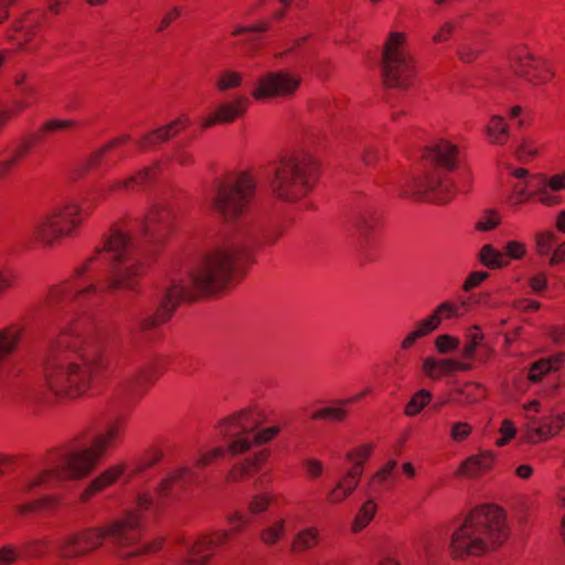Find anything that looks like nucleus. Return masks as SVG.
Instances as JSON below:
<instances>
[{
  "mask_svg": "<svg viewBox=\"0 0 565 565\" xmlns=\"http://www.w3.org/2000/svg\"><path fill=\"white\" fill-rule=\"evenodd\" d=\"M526 245L518 239L508 241L503 247V253L507 255L509 263L523 259L526 256Z\"/></svg>",
  "mask_w": 565,
  "mask_h": 565,
  "instance_id": "nucleus-60",
  "label": "nucleus"
},
{
  "mask_svg": "<svg viewBox=\"0 0 565 565\" xmlns=\"http://www.w3.org/2000/svg\"><path fill=\"white\" fill-rule=\"evenodd\" d=\"M534 198H536L537 202L545 206H555L562 202L561 196L555 194L554 191L550 190V188L543 182L539 189L534 190Z\"/></svg>",
  "mask_w": 565,
  "mask_h": 565,
  "instance_id": "nucleus-62",
  "label": "nucleus"
},
{
  "mask_svg": "<svg viewBox=\"0 0 565 565\" xmlns=\"http://www.w3.org/2000/svg\"><path fill=\"white\" fill-rule=\"evenodd\" d=\"M131 237L118 223L113 224L100 238L93 253L77 265L76 275L86 276L100 282L103 267L108 265L105 253L111 255L113 263L125 262L130 257Z\"/></svg>",
  "mask_w": 565,
  "mask_h": 565,
  "instance_id": "nucleus-10",
  "label": "nucleus"
},
{
  "mask_svg": "<svg viewBox=\"0 0 565 565\" xmlns=\"http://www.w3.org/2000/svg\"><path fill=\"white\" fill-rule=\"evenodd\" d=\"M408 34L402 31H392L387 34L382 51V63L413 56L407 49Z\"/></svg>",
  "mask_w": 565,
  "mask_h": 565,
  "instance_id": "nucleus-33",
  "label": "nucleus"
},
{
  "mask_svg": "<svg viewBox=\"0 0 565 565\" xmlns=\"http://www.w3.org/2000/svg\"><path fill=\"white\" fill-rule=\"evenodd\" d=\"M320 177V163L312 154L297 151L284 156L274 169L270 191L281 202L295 203L307 198Z\"/></svg>",
  "mask_w": 565,
  "mask_h": 565,
  "instance_id": "nucleus-4",
  "label": "nucleus"
},
{
  "mask_svg": "<svg viewBox=\"0 0 565 565\" xmlns=\"http://www.w3.org/2000/svg\"><path fill=\"white\" fill-rule=\"evenodd\" d=\"M231 540V531L216 530L200 534L189 546L184 565H210L217 548Z\"/></svg>",
  "mask_w": 565,
  "mask_h": 565,
  "instance_id": "nucleus-16",
  "label": "nucleus"
},
{
  "mask_svg": "<svg viewBox=\"0 0 565 565\" xmlns=\"http://www.w3.org/2000/svg\"><path fill=\"white\" fill-rule=\"evenodd\" d=\"M270 450L262 448L234 462L224 477L226 484H239L256 476L269 461Z\"/></svg>",
  "mask_w": 565,
  "mask_h": 565,
  "instance_id": "nucleus-21",
  "label": "nucleus"
},
{
  "mask_svg": "<svg viewBox=\"0 0 565 565\" xmlns=\"http://www.w3.org/2000/svg\"><path fill=\"white\" fill-rule=\"evenodd\" d=\"M426 157L446 171H455L458 167L459 149L454 142L440 139L427 149Z\"/></svg>",
  "mask_w": 565,
  "mask_h": 565,
  "instance_id": "nucleus-30",
  "label": "nucleus"
},
{
  "mask_svg": "<svg viewBox=\"0 0 565 565\" xmlns=\"http://www.w3.org/2000/svg\"><path fill=\"white\" fill-rule=\"evenodd\" d=\"M50 547V540L45 536L26 540L22 544V552L28 558H40L45 555Z\"/></svg>",
  "mask_w": 565,
  "mask_h": 565,
  "instance_id": "nucleus-54",
  "label": "nucleus"
},
{
  "mask_svg": "<svg viewBox=\"0 0 565 565\" xmlns=\"http://www.w3.org/2000/svg\"><path fill=\"white\" fill-rule=\"evenodd\" d=\"M95 206L84 207L76 200L56 204L35 220L31 239L43 248H53L64 239L76 237Z\"/></svg>",
  "mask_w": 565,
  "mask_h": 565,
  "instance_id": "nucleus-6",
  "label": "nucleus"
},
{
  "mask_svg": "<svg viewBox=\"0 0 565 565\" xmlns=\"http://www.w3.org/2000/svg\"><path fill=\"white\" fill-rule=\"evenodd\" d=\"M287 535V520L276 516L268 522L258 534L259 541L267 547H274L285 540Z\"/></svg>",
  "mask_w": 565,
  "mask_h": 565,
  "instance_id": "nucleus-37",
  "label": "nucleus"
},
{
  "mask_svg": "<svg viewBox=\"0 0 565 565\" xmlns=\"http://www.w3.org/2000/svg\"><path fill=\"white\" fill-rule=\"evenodd\" d=\"M168 160L181 167H191L195 162L193 152L184 145H177Z\"/></svg>",
  "mask_w": 565,
  "mask_h": 565,
  "instance_id": "nucleus-56",
  "label": "nucleus"
},
{
  "mask_svg": "<svg viewBox=\"0 0 565 565\" xmlns=\"http://www.w3.org/2000/svg\"><path fill=\"white\" fill-rule=\"evenodd\" d=\"M565 363V353L561 352L534 362L529 370V380L537 382L551 371H557Z\"/></svg>",
  "mask_w": 565,
  "mask_h": 565,
  "instance_id": "nucleus-41",
  "label": "nucleus"
},
{
  "mask_svg": "<svg viewBox=\"0 0 565 565\" xmlns=\"http://www.w3.org/2000/svg\"><path fill=\"white\" fill-rule=\"evenodd\" d=\"M405 194L417 201L446 204L456 195V188L449 178L441 177L438 171H430L415 178Z\"/></svg>",
  "mask_w": 565,
  "mask_h": 565,
  "instance_id": "nucleus-13",
  "label": "nucleus"
},
{
  "mask_svg": "<svg viewBox=\"0 0 565 565\" xmlns=\"http://www.w3.org/2000/svg\"><path fill=\"white\" fill-rule=\"evenodd\" d=\"M480 262L490 269H499L509 266V260L503 252L486 244L479 252Z\"/></svg>",
  "mask_w": 565,
  "mask_h": 565,
  "instance_id": "nucleus-47",
  "label": "nucleus"
},
{
  "mask_svg": "<svg viewBox=\"0 0 565 565\" xmlns=\"http://www.w3.org/2000/svg\"><path fill=\"white\" fill-rule=\"evenodd\" d=\"M257 179L249 170L224 173L215 184L212 207L226 222H235L244 215L256 192Z\"/></svg>",
  "mask_w": 565,
  "mask_h": 565,
  "instance_id": "nucleus-8",
  "label": "nucleus"
},
{
  "mask_svg": "<svg viewBox=\"0 0 565 565\" xmlns=\"http://www.w3.org/2000/svg\"><path fill=\"white\" fill-rule=\"evenodd\" d=\"M30 107V103L14 100L10 106L0 109V126L6 125Z\"/></svg>",
  "mask_w": 565,
  "mask_h": 565,
  "instance_id": "nucleus-61",
  "label": "nucleus"
},
{
  "mask_svg": "<svg viewBox=\"0 0 565 565\" xmlns=\"http://www.w3.org/2000/svg\"><path fill=\"white\" fill-rule=\"evenodd\" d=\"M237 256L235 246L217 247L204 256L188 279L173 285L183 289L185 300L217 292L233 279Z\"/></svg>",
  "mask_w": 565,
  "mask_h": 565,
  "instance_id": "nucleus-5",
  "label": "nucleus"
},
{
  "mask_svg": "<svg viewBox=\"0 0 565 565\" xmlns=\"http://www.w3.org/2000/svg\"><path fill=\"white\" fill-rule=\"evenodd\" d=\"M191 469L189 467H180L170 471L158 484L157 492L161 497H166L172 490L173 486L190 476Z\"/></svg>",
  "mask_w": 565,
  "mask_h": 565,
  "instance_id": "nucleus-53",
  "label": "nucleus"
},
{
  "mask_svg": "<svg viewBox=\"0 0 565 565\" xmlns=\"http://www.w3.org/2000/svg\"><path fill=\"white\" fill-rule=\"evenodd\" d=\"M60 503V500L55 495H44L41 498H38L33 501L25 502L22 504H18L15 507V513L20 516H28L30 514L40 512L45 509H53L56 508Z\"/></svg>",
  "mask_w": 565,
  "mask_h": 565,
  "instance_id": "nucleus-44",
  "label": "nucleus"
},
{
  "mask_svg": "<svg viewBox=\"0 0 565 565\" xmlns=\"http://www.w3.org/2000/svg\"><path fill=\"white\" fill-rule=\"evenodd\" d=\"M533 179L519 181L513 184L511 193L507 198V204L510 206H520L534 198Z\"/></svg>",
  "mask_w": 565,
  "mask_h": 565,
  "instance_id": "nucleus-46",
  "label": "nucleus"
},
{
  "mask_svg": "<svg viewBox=\"0 0 565 565\" xmlns=\"http://www.w3.org/2000/svg\"><path fill=\"white\" fill-rule=\"evenodd\" d=\"M510 537L505 511L493 503L472 508L452 532L449 553L455 559L482 556L504 545Z\"/></svg>",
  "mask_w": 565,
  "mask_h": 565,
  "instance_id": "nucleus-3",
  "label": "nucleus"
},
{
  "mask_svg": "<svg viewBox=\"0 0 565 565\" xmlns=\"http://www.w3.org/2000/svg\"><path fill=\"white\" fill-rule=\"evenodd\" d=\"M161 170V163L154 162L149 167H146L141 170H138L135 174H131L126 178L113 180L107 184V186L103 190L104 196L106 198L109 194L124 192V191H135L143 185L154 181L159 175Z\"/></svg>",
  "mask_w": 565,
  "mask_h": 565,
  "instance_id": "nucleus-25",
  "label": "nucleus"
},
{
  "mask_svg": "<svg viewBox=\"0 0 565 565\" xmlns=\"http://www.w3.org/2000/svg\"><path fill=\"white\" fill-rule=\"evenodd\" d=\"M126 463L119 462L102 471L81 492L78 497L79 502L87 503L96 494L115 484L120 479V477L126 472Z\"/></svg>",
  "mask_w": 565,
  "mask_h": 565,
  "instance_id": "nucleus-27",
  "label": "nucleus"
},
{
  "mask_svg": "<svg viewBox=\"0 0 565 565\" xmlns=\"http://www.w3.org/2000/svg\"><path fill=\"white\" fill-rule=\"evenodd\" d=\"M320 543V530L315 525L306 526L294 535L290 542V551L295 554H302L318 547Z\"/></svg>",
  "mask_w": 565,
  "mask_h": 565,
  "instance_id": "nucleus-36",
  "label": "nucleus"
},
{
  "mask_svg": "<svg viewBox=\"0 0 565 565\" xmlns=\"http://www.w3.org/2000/svg\"><path fill=\"white\" fill-rule=\"evenodd\" d=\"M564 424L565 414H551L545 417L527 416L521 438L526 444H542L558 436Z\"/></svg>",
  "mask_w": 565,
  "mask_h": 565,
  "instance_id": "nucleus-19",
  "label": "nucleus"
},
{
  "mask_svg": "<svg viewBox=\"0 0 565 565\" xmlns=\"http://www.w3.org/2000/svg\"><path fill=\"white\" fill-rule=\"evenodd\" d=\"M98 465L86 448L65 449L54 457L46 468L25 479L20 487L22 492H31L40 488L77 481L87 478Z\"/></svg>",
  "mask_w": 565,
  "mask_h": 565,
  "instance_id": "nucleus-7",
  "label": "nucleus"
},
{
  "mask_svg": "<svg viewBox=\"0 0 565 565\" xmlns=\"http://www.w3.org/2000/svg\"><path fill=\"white\" fill-rule=\"evenodd\" d=\"M433 399L430 391L420 388L415 392L404 407V415L407 417H415L419 415L425 407H427Z\"/></svg>",
  "mask_w": 565,
  "mask_h": 565,
  "instance_id": "nucleus-50",
  "label": "nucleus"
},
{
  "mask_svg": "<svg viewBox=\"0 0 565 565\" xmlns=\"http://www.w3.org/2000/svg\"><path fill=\"white\" fill-rule=\"evenodd\" d=\"M397 461L392 459L385 462L372 477L371 483L385 489H392L395 484V470Z\"/></svg>",
  "mask_w": 565,
  "mask_h": 565,
  "instance_id": "nucleus-51",
  "label": "nucleus"
},
{
  "mask_svg": "<svg viewBox=\"0 0 565 565\" xmlns=\"http://www.w3.org/2000/svg\"><path fill=\"white\" fill-rule=\"evenodd\" d=\"M302 83L301 76L289 70L268 71L259 75L250 96L255 100L271 98H290L295 96Z\"/></svg>",
  "mask_w": 565,
  "mask_h": 565,
  "instance_id": "nucleus-12",
  "label": "nucleus"
},
{
  "mask_svg": "<svg viewBox=\"0 0 565 565\" xmlns=\"http://www.w3.org/2000/svg\"><path fill=\"white\" fill-rule=\"evenodd\" d=\"M97 332L93 320L86 316L71 318L60 327V343L77 354L45 367L44 387L50 394L73 401L90 391L100 359L99 349L95 345Z\"/></svg>",
  "mask_w": 565,
  "mask_h": 565,
  "instance_id": "nucleus-1",
  "label": "nucleus"
},
{
  "mask_svg": "<svg viewBox=\"0 0 565 565\" xmlns=\"http://www.w3.org/2000/svg\"><path fill=\"white\" fill-rule=\"evenodd\" d=\"M126 419L122 416L114 418L105 428L97 434L88 447H85L98 465L106 452L124 437L126 433Z\"/></svg>",
  "mask_w": 565,
  "mask_h": 565,
  "instance_id": "nucleus-23",
  "label": "nucleus"
},
{
  "mask_svg": "<svg viewBox=\"0 0 565 565\" xmlns=\"http://www.w3.org/2000/svg\"><path fill=\"white\" fill-rule=\"evenodd\" d=\"M384 84L390 88L408 89L418 76L417 61L414 56L382 63Z\"/></svg>",
  "mask_w": 565,
  "mask_h": 565,
  "instance_id": "nucleus-20",
  "label": "nucleus"
},
{
  "mask_svg": "<svg viewBox=\"0 0 565 565\" xmlns=\"http://www.w3.org/2000/svg\"><path fill=\"white\" fill-rule=\"evenodd\" d=\"M359 401L360 396H352L347 399H341L335 405L322 407L315 411L311 414V418L313 420H329L335 423L344 422L348 417L347 406Z\"/></svg>",
  "mask_w": 565,
  "mask_h": 565,
  "instance_id": "nucleus-38",
  "label": "nucleus"
},
{
  "mask_svg": "<svg viewBox=\"0 0 565 565\" xmlns=\"http://www.w3.org/2000/svg\"><path fill=\"white\" fill-rule=\"evenodd\" d=\"M102 529L104 540L111 541L116 556L122 561L156 553L163 546L162 537L142 542L141 515L137 511H127L121 516L102 525Z\"/></svg>",
  "mask_w": 565,
  "mask_h": 565,
  "instance_id": "nucleus-9",
  "label": "nucleus"
},
{
  "mask_svg": "<svg viewBox=\"0 0 565 565\" xmlns=\"http://www.w3.org/2000/svg\"><path fill=\"white\" fill-rule=\"evenodd\" d=\"M482 49L478 43H461L457 47L458 58L466 64H470L478 60L481 55Z\"/></svg>",
  "mask_w": 565,
  "mask_h": 565,
  "instance_id": "nucleus-58",
  "label": "nucleus"
},
{
  "mask_svg": "<svg viewBox=\"0 0 565 565\" xmlns=\"http://www.w3.org/2000/svg\"><path fill=\"white\" fill-rule=\"evenodd\" d=\"M508 58L513 74L533 86L547 85L555 77L551 63L525 45L513 47Z\"/></svg>",
  "mask_w": 565,
  "mask_h": 565,
  "instance_id": "nucleus-11",
  "label": "nucleus"
},
{
  "mask_svg": "<svg viewBox=\"0 0 565 565\" xmlns=\"http://www.w3.org/2000/svg\"><path fill=\"white\" fill-rule=\"evenodd\" d=\"M484 136L491 145H505L510 139V128L505 119L499 115H492L484 126Z\"/></svg>",
  "mask_w": 565,
  "mask_h": 565,
  "instance_id": "nucleus-39",
  "label": "nucleus"
},
{
  "mask_svg": "<svg viewBox=\"0 0 565 565\" xmlns=\"http://www.w3.org/2000/svg\"><path fill=\"white\" fill-rule=\"evenodd\" d=\"M276 502V494L270 491H259L250 495L247 512L250 516H259L269 511Z\"/></svg>",
  "mask_w": 565,
  "mask_h": 565,
  "instance_id": "nucleus-42",
  "label": "nucleus"
},
{
  "mask_svg": "<svg viewBox=\"0 0 565 565\" xmlns=\"http://www.w3.org/2000/svg\"><path fill=\"white\" fill-rule=\"evenodd\" d=\"M452 394L460 396L455 399L459 405H472L486 399L488 391L483 384L468 381L456 387Z\"/></svg>",
  "mask_w": 565,
  "mask_h": 565,
  "instance_id": "nucleus-40",
  "label": "nucleus"
},
{
  "mask_svg": "<svg viewBox=\"0 0 565 565\" xmlns=\"http://www.w3.org/2000/svg\"><path fill=\"white\" fill-rule=\"evenodd\" d=\"M163 458V450L159 446L148 448L136 463L134 473H140L158 465Z\"/></svg>",
  "mask_w": 565,
  "mask_h": 565,
  "instance_id": "nucleus-55",
  "label": "nucleus"
},
{
  "mask_svg": "<svg viewBox=\"0 0 565 565\" xmlns=\"http://www.w3.org/2000/svg\"><path fill=\"white\" fill-rule=\"evenodd\" d=\"M249 105L245 96H238L230 102L220 104L214 111L201 119V128L209 129L216 125L232 124L244 116Z\"/></svg>",
  "mask_w": 565,
  "mask_h": 565,
  "instance_id": "nucleus-24",
  "label": "nucleus"
},
{
  "mask_svg": "<svg viewBox=\"0 0 565 565\" xmlns=\"http://www.w3.org/2000/svg\"><path fill=\"white\" fill-rule=\"evenodd\" d=\"M269 423V413L260 404L252 403L224 416L217 422L218 433L228 438L226 448L217 446L198 456L194 466L204 469L223 458L226 451L232 457L247 454L255 446H265L273 443L282 431L279 423L265 426Z\"/></svg>",
  "mask_w": 565,
  "mask_h": 565,
  "instance_id": "nucleus-2",
  "label": "nucleus"
},
{
  "mask_svg": "<svg viewBox=\"0 0 565 565\" xmlns=\"http://www.w3.org/2000/svg\"><path fill=\"white\" fill-rule=\"evenodd\" d=\"M45 19L43 12L31 10L19 18L9 34V41L18 51L33 52L39 49L38 30Z\"/></svg>",
  "mask_w": 565,
  "mask_h": 565,
  "instance_id": "nucleus-17",
  "label": "nucleus"
},
{
  "mask_svg": "<svg viewBox=\"0 0 565 565\" xmlns=\"http://www.w3.org/2000/svg\"><path fill=\"white\" fill-rule=\"evenodd\" d=\"M145 271L146 266L143 262L130 257L125 262L114 263L113 275L110 277L107 276V266L103 267L98 295L115 290L137 292Z\"/></svg>",
  "mask_w": 565,
  "mask_h": 565,
  "instance_id": "nucleus-14",
  "label": "nucleus"
},
{
  "mask_svg": "<svg viewBox=\"0 0 565 565\" xmlns=\"http://www.w3.org/2000/svg\"><path fill=\"white\" fill-rule=\"evenodd\" d=\"M494 460L492 452L487 451L469 457L460 466V472L467 477H473L480 470L488 469Z\"/></svg>",
  "mask_w": 565,
  "mask_h": 565,
  "instance_id": "nucleus-45",
  "label": "nucleus"
},
{
  "mask_svg": "<svg viewBox=\"0 0 565 565\" xmlns=\"http://www.w3.org/2000/svg\"><path fill=\"white\" fill-rule=\"evenodd\" d=\"M250 515L241 510H234L230 512L226 516V522L232 525V532H239L247 527L250 523Z\"/></svg>",
  "mask_w": 565,
  "mask_h": 565,
  "instance_id": "nucleus-63",
  "label": "nucleus"
},
{
  "mask_svg": "<svg viewBox=\"0 0 565 565\" xmlns=\"http://www.w3.org/2000/svg\"><path fill=\"white\" fill-rule=\"evenodd\" d=\"M183 289L173 284L167 289L164 298L159 308L150 316L142 318L139 322L141 331H150L159 328L169 321L180 302L185 301Z\"/></svg>",
  "mask_w": 565,
  "mask_h": 565,
  "instance_id": "nucleus-22",
  "label": "nucleus"
},
{
  "mask_svg": "<svg viewBox=\"0 0 565 565\" xmlns=\"http://www.w3.org/2000/svg\"><path fill=\"white\" fill-rule=\"evenodd\" d=\"M130 141L129 135L118 136L103 147L93 151L85 160L86 169H94L102 164L106 166H115L122 158V156L117 153L118 148L124 145H127Z\"/></svg>",
  "mask_w": 565,
  "mask_h": 565,
  "instance_id": "nucleus-28",
  "label": "nucleus"
},
{
  "mask_svg": "<svg viewBox=\"0 0 565 565\" xmlns=\"http://www.w3.org/2000/svg\"><path fill=\"white\" fill-rule=\"evenodd\" d=\"M457 30V23L452 20L444 21L434 32L431 41L434 44H443L451 40Z\"/></svg>",
  "mask_w": 565,
  "mask_h": 565,
  "instance_id": "nucleus-57",
  "label": "nucleus"
},
{
  "mask_svg": "<svg viewBox=\"0 0 565 565\" xmlns=\"http://www.w3.org/2000/svg\"><path fill=\"white\" fill-rule=\"evenodd\" d=\"M433 332L434 329L430 327L426 318L417 321L414 329L401 341V349L404 351L412 349L419 339L425 338Z\"/></svg>",
  "mask_w": 565,
  "mask_h": 565,
  "instance_id": "nucleus-52",
  "label": "nucleus"
},
{
  "mask_svg": "<svg viewBox=\"0 0 565 565\" xmlns=\"http://www.w3.org/2000/svg\"><path fill=\"white\" fill-rule=\"evenodd\" d=\"M191 126V119L188 115L183 114L179 116L173 121L159 127L147 135L142 136L137 146L141 151H147L152 147L161 145L173 137L178 136L180 132L184 131Z\"/></svg>",
  "mask_w": 565,
  "mask_h": 565,
  "instance_id": "nucleus-26",
  "label": "nucleus"
},
{
  "mask_svg": "<svg viewBox=\"0 0 565 565\" xmlns=\"http://www.w3.org/2000/svg\"><path fill=\"white\" fill-rule=\"evenodd\" d=\"M556 241V236L551 231L539 232L535 235V249L539 255H547L554 243Z\"/></svg>",
  "mask_w": 565,
  "mask_h": 565,
  "instance_id": "nucleus-59",
  "label": "nucleus"
},
{
  "mask_svg": "<svg viewBox=\"0 0 565 565\" xmlns=\"http://www.w3.org/2000/svg\"><path fill=\"white\" fill-rule=\"evenodd\" d=\"M76 271L77 266L74 267L72 275L67 279L50 288L47 301L51 305L72 300L79 296L98 295L100 282L86 276H78Z\"/></svg>",
  "mask_w": 565,
  "mask_h": 565,
  "instance_id": "nucleus-18",
  "label": "nucleus"
},
{
  "mask_svg": "<svg viewBox=\"0 0 565 565\" xmlns=\"http://www.w3.org/2000/svg\"><path fill=\"white\" fill-rule=\"evenodd\" d=\"M360 479L344 472L335 484L327 492L326 502L331 505L340 504L356 490Z\"/></svg>",
  "mask_w": 565,
  "mask_h": 565,
  "instance_id": "nucleus-35",
  "label": "nucleus"
},
{
  "mask_svg": "<svg viewBox=\"0 0 565 565\" xmlns=\"http://www.w3.org/2000/svg\"><path fill=\"white\" fill-rule=\"evenodd\" d=\"M244 83L243 73L233 68L221 71L215 79V89L218 93H225L230 89L239 88Z\"/></svg>",
  "mask_w": 565,
  "mask_h": 565,
  "instance_id": "nucleus-49",
  "label": "nucleus"
},
{
  "mask_svg": "<svg viewBox=\"0 0 565 565\" xmlns=\"http://www.w3.org/2000/svg\"><path fill=\"white\" fill-rule=\"evenodd\" d=\"M22 550L13 544H6L0 547V565H13L21 557Z\"/></svg>",
  "mask_w": 565,
  "mask_h": 565,
  "instance_id": "nucleus-64",
  "label": "nucleus"
},
{
  "mask_svg": "<svg viewBox=\"0 0 565 565\" xmlns=\"http://www.w3.org/2000/svg\"><path fill=\"white\" fill-rule=\"evenodd\" d=\"M102 526H88L65 536L58 545V556L65 561L85 557L104 544Z\"/></svg>",
  "mask_w": 565,
  "mask_h": 565,
  "instance_id": "nucleus-15",
  "label": "nucleus"
},
{
  "mask_svg": "<svg viewBox=\"0 0 565 565\" xmlns=\"http://www.w3.org/2000/svg\"><path fill=\"white\" fill-rule=\"evenodd\" d=\"M375 449L373 443H364L349 449L345 454V461L349 463L347 473L361 480L364 472V465L371 458Z\"/></svg>",
  "mask_w": 565,
  "mask_h": 565,
  "instance_id": "nucleus-32",
  "label": "nucleus"
},
{
  "mask_svg": "<svg viewBox=\"0 0 565 565\" xmlns=\"http://www.w3.org/2000/svg\"><path fill=\"white\" fill-rule=\"evenodd\" d=\"M470 309V303L465 299H451L440 302L434 311L426 317L430 327L436 331L444 320H452L465 317Z\"/></svg>",
  "mask_w": 565,
  "mask_h": 565,
  "instance_id": "nucleus-31",
  "label": "nucleus"
},
{
  "mask_svg": "<svg viewBox=\"0 0 565 565\" xmlns=\"http://www.w3.org/2000/svg\"><path fill=\"white\" fill-rule=\"evenodd\" d=\"M484 343V334L480 327L472 326L465 333V345L461 355L465 360L472 362L476 358L477 351Z\"/></svg>",
  "mask_w": 565,
  "mask_h": 565,
  "instance_id": "nucleus-43",
  "label": "nucleus"
},
{
  "mask_svg": "<svg viewBox=\"0 0 565 565\" xmlns=\"http://www.w3.org/2000/svg\"><path fill=\"white\" fill-rule=\"evenodd\" d=\"M171 217V212L166 205L153 204L145 215L143 232L154 234L169 230Z\"/></svg>",
  "mask_w": 565,
  "mask_h": 565,
  "instance_id": "nucleus-34",
  "label": "nucleus"
},
{
  "mask_svg": "<svg viewBox=\"0 0 565 565\" xmlns=\"http://www.w3.org/2000/svg\"><path fill=\"white\" fill-rule=\"evenodd\" d=\"M377 512V503L373 500L365 501L358 510L352 524L351 531L359 533L363 531L374 519Z\"/></svg>",
  "mask_w": 565,
  "mask_h": 565,
  "instance_id": "nucleus-48",
  "label": "nucleus"
},
{
  "mask_svg": "<svg viewBox=\"0 0 565 565\" xmlns=\"http://www.w3.org/2000/svg\"><path fill=\"white\" fill-rule=\"evenodd\" d=\"M471 367V363H465L455 359L427 356L423 360L422 371L426 377L439 381L454 372L469 371Z\"/></svg>",
  "mask_w": 565,
  "mask_h": 565,
  "instance_id": "nucleus-29",
  "label": "nucleus"
}]
</instances>
